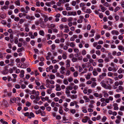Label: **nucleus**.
<instances>
[{"mask_svg":"<svg viewBox=\"0 0 124 124\" xmlns=\"http://www.w3.org/2000/svg\"><path fill=\"white\" fill-rule=\"evenodd\" d=\"M48 120V118L47 117H46L44 118H42V121L43 122L45 121H47Z\"/></svg>","mask_w":124,"mask_h":124,"instance_id":"obj_30","label":"nucleus"},{"mask_svg":"<svg viewBox=\"0 0 124 124\" xmlns=\"http://www.w3.org/2000/svg\"><path fill=\"white\" fill-rule=\"evenodd\" d=\"M86 10L87 11L86 12V13L90 14L92 12L91 10L90 9H87Z\"/></svg>","mask_w":124,"mask_h":124,"instance_id":"obj_40","label":"nucleus"},{"mask_svg":"<svg viewBox=\"0 0 124 124\" xmlns=\"http://www.w3.org/2000/svg\"><path fill=\"white\" fill-rule=\"evenodd\" d=\"M51 2H46L45 3V4L46 5L50 7L51 6Z\"/></svg>","mask_w":124,"mask_h":124,"instance_id":"obj_46","label":"nucleus"},{"mask_svg":"<svg viewBox=\"0 0 124 124\" xmlns=\"http://www.w3.org/2000/svg\"><path fill=\"white\" fill-rule=\"evenodd\" d=\"M97 85V84L96 82H93L92 83L91 87L92 88H94L95 87V86Z\"/></svg>","mask_w":124,"mask_h":124,"instance_id":"obj_15","label":"nucleus"},{"mask_svg":"<svg viewBox=\"0 0 124 124\" xmlns=\"http://www.w3.org/2000/svg\"><path fill=\"white\" fill-rule=\"evenodd\" d=\"M101 86L102 87H103L104 88L107 89H111V86L110 85H107L105 83L102 84V85H101Z\"/></svg>","mask_w":124,"mask_h":124,"instance_id":"obj_1","label":"nucleus"},{"mask_svg":"<svg viewBox=\"0 0 124 124\" xmlns=\"http://www.w3.org/2000/svg\"><path fill=\"white\" fill-rule=\"evenodd\" d=\"M63 93H64L62 91L60 92H57L56 93V95L58 96H59L62 94Z\"/></svg>","mask_w":124,"mask_h":124,"instance_id":"obj_16","label":"nucleus"},{"mask_svg":"<svg viewBox=\"0 0 124 124\" xmlns=\"http://www.w3.org/2000/svg\"><path fill=\"white\" fill-rule=\"evenodd\" d=\"M66 62L67 63L66 64V65H67V66L68 67H70V61L69 60H66Z\"/></svg>","mask_w":124,"mask_h":124,"instance_id":"obj_22","label":"nucleus"},{"mask_svg":"<svg viewBox=\"0 0 124 124\" xmlns=\"http://www.w3.org/2000/svg\"><path fill=\"white\" fill-rule=\"evenodd\" d=\"M9 7L7 6H4L3 7L1 8V9H7Z\"/></svg>","mask_w":124,"mask_h":124,"instance_id":"obj_37","label":"nucleus"},{"mask_svg":"<svg viewBox=\"0 0 124 124\" xmlns=\"http://www.w3.org/2000/svg\"><path fill=\"white\" fill-rule=\"evenodd\" d=\"M65 54H63L62 56V57L63 59H65L67 58V57L66 56V53L65 52Z\"/></svg>","mask_w":124,"mask_h":124,"instance_id":"obj_14","label":"nucleus"},{"mask_svg":"<svg viewBox=\"0 0 124 124\" xmlns=\"http://www.w3.org/2000/svg\"><path fill=\"white\" fill-rule=\"evenodd\" d=\"M56 119H57L59 120L61 118V117L60 115H57L56 116Z\"/></svg>","mask_w":124,"mask_h":124,"instance_id":"obj_50","label":"nucleus"},{"mask_svg":"<svg viewBox=\"0 0 124 124\" xmlns=\"http://www.w3.org/2000/svg\"><path fill=\"white\" fill-rule=\"evenodd\" d=\"M24 21V20L23 19H21L20 20L19 23L20 24H22Z\"/></svg>","mask_w":124,"mask_h":124,"instance_id":"obj_60","label":"nucleus"},{"mask_svg":"<svg viewBox=\"0 0 124 124\" xmlns=\"http://www.w3.org/2000/svg\"><path fill=\"white\" fill-rule=\"evenodd\" d=\"M71 15L73 16H75L77 15V13L76 11L71 12Z\"/></svg>","mask_w":124,"mask_h":124,"instance_id":"obj_27","label":"nucleus"},{"mask_svg":"<svg viewBox=\"0 0 124 124\" xmlns=\"http://www.w3.org/2000/svg\"><path fill=\"white\" fill-rule=\"evenodd\" d=\"M35 41L33 40H32L30 42V44L33 46H34V45Z\"/></svg>","mask_w":124,"mask_h":124,"instance_id":"obj_51","label":"nucleus"},{"mask_svg":"<svg viewBox=\"0 0 124 124\" xmlns=\"http://www.w3.org/2000/svg\"><path fill=\"white\" fill-rule=\"evenodd\" d=\"M120 9L118 7H117L114 9V12H116L118 10Z\"/></svg>","mask_w":124,"mask_h":124,"instance_id":"obj_36","label":"nucleus"},{"mask_svg":"<svg viewBox=\"0 0 124 124\" xmlns=\"http://www.w3.org/2000/svg\"><path fill=\"white\" fill-rule=\"evenodd\" d=\"M55 45L54 44H53L51 46V49L53 50H54L55 48Z\"/></svg>","mask_w":124,"mask_h":124,"instance_id":"obj_34","label":"nucleus"},{"mask_svg":"<svg viewBox=\"0 0 124 124\" xmlns=\"http://www.w3.org/2000/svg\"><path fill=\"white\" fill-rule=\"evenodd\" d=\"M41 110L40 109H39L38 110H36L35 113L37 114H38L40 113Z\"/></svg>","mask_w":124,"mask_h":124,"instance_id":"obj_33","label":"nucleus"},{"mask_svg":"<svg viewBox=\"0 0 124 124\" xmlns=\"http://www.w3.org/2000/svg\"><path fill=\"white\" fill-rule=\"evenodd\" d=\"M40 113L41 115L42 116H44L45 115V113L44 111H41V110Z\"/></svg>","mask_w":124,"mask_h":124,"instance_id":"obj_31","label":"nucleus"},{"mask_svg":"<svg viewBox=\"0 0 124 124\" xmlns=\"http://www.w3.org/2000/svg\"><path fill=\"white\" fill-rule=\"evenodd\" d=\"M66 88L69 90H72L73 89V87L71 86H68Z\"/></svg>","mask_w":124,"mask_h":124,"instance_id":"obj_29","label":"nucleus"},{"mask_svg":"<svg viewBox=\"0 0 124 124\" xmlns=\"http://www.w3.org/2000/svg\"><path fill=\"white\" fill-rule=\"evenodd\" d=\"M63 83L66 85L68 84V82L66 79H65L63 81Z\"/></svg>","mask_w":124,"mask_h":124,"instance_id":"obj_24","label":"nucleus"},{"mask_svg":"<svg viewBox=\"0 0 124 124\" xmlns=\"http://www.w3.org/2000/svg\"><path fill=\"white\" fill-rule=\"evenodd\" d=\"M65 93L67 94H69L70 93V91L69 90V89H67V88L66 89Z\"/></svg>","mask_w":124,"mask_h":124,"instance_id":"obj_49","label":"nucleus"},{"mask_svg":"<svg viewBox=\"0 0 124 124\" xmlns=\"http://www.w3.org/2000/svg\"><path fill=\"white\" fill-rule=\"evenodd\" d=\"M71 98L72 99H73V98L76 99L77 98V95H72L71 96Z\"/></svg>","mask_w":124,"mask_h":124,"instance_id":"obj_21","label":"nucleus"},{"mask_svg":"<svg viewBox=\"0 0 124 124\" xmlns=\"http://www.w3.org/2000/svg\"><path fill=\"white\" fill-rule=\"evenodd\" d=\"M106 119H107L106 117L105 116H104L103 117V118L102 119V121H103L104 122H105Z\"/></svg>","mask_w":124,"mask_h":124,"instance_id":"obj_52","label":"nucleus"},{"mask_svg":"<svg viewBox=\"0 0 124 124\" xmlns=\"http://www.w3.org/2000/svg\"><path fill=\"white\" fill-rule=\"evenodd\" d=\"M68 81L69 82H71L73 81V79L72 77H70L68 78Z\"/></svg>","mask_w":124,"mask_h":124,"instance_id":"obj_55","label":"nucleus"},{"mask_svg":"<svg viewBox=\"0 0 124 124\" xmlns=\"http://www.w3.org/2000/svg\"><path fill=\"white\" fill-rule=\"evenodd\" d=\"M70 111L71 113L73 114H74L76 112V111L75 109H72L70 110Z\"/></svg>","mask_w":124,"mask_h":124,"instance_id":"obj_44","label":"nucleus"},{"mask_svg":"<svg viewBox=\"0 0 124 124\" xmlns=\"http://www.w3.org/2000/svg\"><path fill=\"white\" fill-rule=\"evenodd\" d=\"M62 21L63 22H66L67 20V19L65 17H63L62 19Z\"/></svg>","mask_w":124,"mask_h":124,"instance_id":"obj_38","label":"nucleus"},{"mask_svg":"<svg viewBox=\"0 0 124 124\" xmlns=\"http://www.w3.org/2000/svg\"><path fill=\"white\" fill-rule=\"evenodd\" d=\"M26 106L29 107L31 105V103L28 101H27L26 103Z\"/></svg>","mask_w":124,"mask_h":124,"instance_id":"obj_20","label":"nucleus"},{"mask_svg":"<svg viewBox=\"0 0 124 124\" xmlns=\"http://www.w3.org/2000/svg\"><path fill=\"white\" fill-rule=\"evenodd\" d=\"M101 11L103 12L107 9V8H106L102 7L101 8Z\"/></svg>","mask_w":124,"mask_h":124,"instance_id":"obj_43","label":"nucleus"},{"mask_svg":"<svg viewBox=\"0 0 124 124\" xmlns=\"http://www.w3.org/2000/svg\"><path fill=\"white\" fill-rule=\"evenodd\" d=\"M50 78L51 79H54L55 78L54 75H52V74H51L50 75Z\"/></svg>","mask_w":124,"mask_h":124,"instance_id":"obj_28","label":"nucleus"},{"mask_svg":"<svg viewBox=\"0 0 124 124\" xmlns=\"http://www.w3.org/2000/svg\"><path fill=\"white\" fill-rule=\"evenodd\" d=\"M20 75L19 76L20 77H23L24 76V71L23 70H21L20 72Z\"/></svg>","mask_w":124,"mask_h":124,"instance_id":"obj_6","label":"nucleus"},{"mask_svg":"<svg viewBox=\"0 0 124 124\" xmlns=\"http://www.w3.org/2000/svg\"><path fill=\"white\" fill-rule=\"evenodd\" d=\"M10 100L12 102L14 103V102H15V103H17L16 102V99L15 97L11 98L10 99Z\"/></svg>","mask_w":124,"mask_h":124,"instance_id":"obj_8","label":"nucleus"},{"mask_svg":"<svg viewBox=\"0 0 124 124\" xmlns=\"http://www.w3.org/2000/svg\"><path fill=\"white\" fill-rule=\"evenodd\" d=\"M20 20V18L18 17H15L14 19V20L15 21H18Z\"/></svg>","mask_w":124,"mask_h":124,"instance_id":"obj_56","label":"nucleus"},{"mask_svg":"<svg viewBox=\"0 0 124 124\" xmlns=\"http://www.w3.org/2000/svg\"><path fill=\"white\" fill-rule=\"evenodd\" d=\"M39 34L42 36H43L45 35V33L44 31L43 30H40L39 32Z\"/></svg>","mask_w":124,"mask_h":124,"instance_id":"obj_7","label":"nucleus"},{"mask_svg":"<svg viewBox=\"0 0 124 124\" xmlns=\"http://www.w3.org/2000/svg\"><path fill=\"white\" fill-rule=\"evenodd\" d=\"M15 87L17 89H19L21 87V86L20 85L18 84L16 85Z\"/></svg>","mask_w":124,"mask_h":124,"instance_id":"obj_39","label":"nucleus"},{"mask_svg":"<svg viewBox=\"0 0 124 124\" xmlns=\"http://www.w3.org/2000/svg\"><path fill=\"white\" fill-rule=\"evenodd\" d=\"M8 72V70L6 69L5 70H4L3 71V73L4 74H6Z\"/></svg>","mask_w":124,"mask_h":124,"instance_id":"obj_45","label":"nucleus"},{"mask_svg":"<svg viewBox=\"0 0 124 124\" xmlns=\"http://www.w3.org/2000/svg\"><path fill=\"white\" fill-rule=\"evenodd\" d=\"M108 81H109L110 85L113 84V81L112 79L110 78H108Z\"/></svg>","mask_w":124,"mask_h":124,"instance_id":"obj_17","label":"nucleus"},{"mask_svg":"<svg viewBox=\"0 0 124 124\" xmlns=\"http://www.w3.org/2000/svg\"><path fill=\"white\" fill-rule=\"evenodd\" d=\"M70 45V46L72 47H73L75 46V44L73 42H71Z\"/></svg>","mask_w":124,"mask_h":124,"instance_id":"obj_54","label":"nucleus"},{"mask_svg":"<svg viewBox=\"0 0 124 124\" xmlns=\"http://www.w3.org/2000/svg\"><path fill=\"white\" fill-rule=\"evenodd\" d=\"M78 60V59L76 57H73L72 58V61L73 62H76Z\"/></svg>","mask_w":124,"mask_h":124,"instance_id":"obj_18","label":"nucleus"},{"mask_svg":"<svg viewBox=\"0 0 124 124\" xmlns=\"http://www.w3.org/2000/svg\"><path fill=\"white\" fill-rule=\"evenodd\" d=\"M96 54L98 55H100L101 54V52L100 50L96 51Z\"/></svg>","mask_w":124,"mask_h":124,"instance_id":"obj_58","label":"nucleus"},{"mask_svg":"<svg viewBox=\"0 0 124 124\" xmlns=\"http://www.w3.org/2000/svg\"><path fill=\"white\" fill-rule=\"evenodd\" d=\"M16 99V103H17L19 102L20 101L21 99L20 98L17 97Z\"/></svg>","mask_w":124,"mask_h":124,"instance_id":"obj_32","label":"nucleus"},{"mask_svg":"<svg viewBox=\"0 0 124 124\" xmlns=\"http://www.w3.org/2000/svg\"><path fill=\"white\" fill-rule=\"evenodd\" d=\"M18 38L17 37H15L14 39L15 42L14 43L16 44H17L18 42Z\"/></svg>","mask_w":124,"mask_h":124,"instance_id":"obj_26","label":"nucleus"},{"mask_svg":"<svg viewBox=\"0 0 124 124\" xmlns=\"http://www.w3.org/2000/svg\"><path fill=\"white\" fill-rule=\"evenodd\" d=\"M3 106L8 107V104L7 102L3 100L2 103Z\"/></svg>","mask_w":124,"mask_h":124,"instance_id":"obj_2","label":"nucleus"},{"mask_svg":"<svg viewBox=\"0 0 124 124\" xmlns=\"http://www.w3.org/2000/svg\"><path fill=\"white\" fill-rule=\"evenodd\" d=\"M20 60L19 58H17L15 60V61L17 63L19 62H20Z\"/></svg>","mask_w":124,"mask_h":124,"instance_id":"obj_63","label":"nucleus"},{"mask_svg":"<svg viewBox=\"0 0 124 124\" xmlns=\"http://www.w3.org/2000/svg\"><path fill=\"white\" fill-rule=\"evenodd\" d=\"M25 91L26 93H28L29 94H31V91L29 89H26L25 90Z\"/></svg>","mask_w":124,"mask_h":124,"instance_id":"obj_41","label":"nucleus"},{"mask_svg":"<svg viewBox=\"0 0 124 124\" xmlns=\"http://www.w3.org/2000/svg\"><path fill=\"white\" fill-rule=\"evenodd\" d=\"M7 78L8 79V82H9L12 80V79L9 76H8Z\"/></svg>","mask_w":124,"mask_h":124,"instance_id":"obj_35","label":"nucleus"},{"mask_svg":"<svg viewBox=\"0 0 124 124\" xmlns=\"http://www.w3.org/2000/svg\"><path fill=\"white\" fill-rule=\"evenodd\" d=\"M115 19L116 21H117L119 20V16H115Z\"/></svg>","mask_w":124,"mask_h":124,"instance_id":"obj_57","label":"nucleus"},{"mask_svg":"<svg viewBox=\"0 0 124 124\" xmlns=\"http://www.w3.org/2000/svg\"><path fill=\"white\" fill-rule=\"evenodd\" d=\"M83 98L85 99V100L86 101H85V102H88L90 101V100L88 98H87L86 96H83Z\"/></svg>","mask_w":124,"mask_h":124,"instance_id":"obj_13","label":"nucleus"},{"mask_svg":"<svg viewBox=\"0 0 124 124\" xmlns=\"http://www.w3.org/2000/svg\"><path fill=\"white\" fill-rule=\"evenodd\" d=\"M20 11L22 12H23L25 13H28L27 11H25V8H21L20 9Z\"/></svg>","mask_w":124,"mask_h":124,"instance_id":"obj_9","label":"nucleus"},{"mask_svg":"<svg viewBox=\"0 0 124 124\" xmlns=\"http://www.w3.org/2000/svg\"><path fill=\"white\" fill-rule=\"evenodd\" d=\"M73 75L74 77H77L78 76V73L77 71L74 72L73 73Z\"/></svg>","mask_w":124,"mask_h":124,"instance_id":"obj_47","label":"nucleus"},{"mask_svg":"<svg viewBox=\"0 0 124 124\" xmlns=\"http://www.w3.org/2000/svg\"><path fill=\"white\" fill-rule=\"evenodd\" d=\"M14 3L16 5H17L20 6V1L19 0H17L16 1L14 2Z\"/></svg>","mask_w":124,"mask_h":124,"instance_id":"obj_11","label":"nucleus"},{"mask_svg":"<svg viewBox=\"0 0 124 124\" xmlns=\"http://www.w3.org/2000/svg\"><path fill=\"white\" fill-rule=\"evenodd\" d=\"M86 52L85 49H83L82 51V54L83 55L86 54Z\"/></svg>","mask_w":124,"mask_h":124,"instance_id":"obj_19","label":"nucleus"},{"mask_svg":"<svg viewBox=\"0 0 124 124\" xmlns=\"http://www.w3.org/2000/svg\"><path fill=\"white\" fill-rule=\"evenodd\" d=\"M99 16L101 18H102L103 17V14L102 13H99Z\"/></svg>","mask_w":124,"mask_h":124,"instance_id":"obj_59","label":"nucleus"},{"mask_svg":"<svg viewBox=\"0 0 124 124\" xmlns=\"http://www.w3.org/2000/svg\"><path fill=\"white\" fill-rule=\"evenodd\" d=\"M56 91H60L61 90L60 85L58 84H56Z\"/></svg>","mask_w":124,"mask_h":124,"instance_id":"obj_4","label":"nucleus"},{"mask_svg":"<svg viewBox=\"0 0 124 124\" xmlns=\"http://www.w3.org/2000/svg\"><path fill=\"white\" fill-rule=\"evenodd\" d=\"M108 54L109 56L110 57V58L112 59L113 58V57L112 56V55L111 54V53H109Z\"/></svg>","mask_w":124,"mask_h":124,"instance_id":"obj_53","label":"nucleus"},{"mask_svg":"<svg viewBox=\"0 0 124 124\" xmlns=\"http://www.w3.org/2000/svg\"><path fill=\"white\" fill-rule=\"evenodd\" d=\"M101 45H98L96 47V49H100L101 47Z\"/></svg>","mask_w":124,"mask_h":124,"instance_id":"obj_64","label":"nucleus"},{"mask_svg":"<svg viewBox=\"0 0 124 124\" xmlns=\"http://www.w3.org/2000/svg\"><path fill=\"white\" fill-rule=\"evenodd\" d=\"M93 75L95 76H96L98 75L97 72L95 71H93Z\"/></svg>","mask_w":124,"mask_h":124,"instance_id":"obj_61","label":"nucleus"},{"mask_svg":"<svg viewBox=\"0 0 124 124\" xmlns=\"http://www.w3.org/2000/svg\"><path fill=\"white\" fill-rule=\"evenodd\" d=\"M85 107H83V109L82 110V111L84 113H86L87 112V111L86 109H85Z\"/></svg>","mask_w":124,"mask_h":124,"instance_id":"obj_42","label":"nucleus"},{"mask_svg":"<svg viewBox=\"0 0 124 124\" xmlns=\"http://www.w3.org/2000/svg\"><path fill=\"white\" fill-rule=\"evenodd\" d=\"M120 95L119 94H117L115 95V98L117 99L119 98L120 97Z\"/></svg>","mask_w":124,"mask_h":124,"instance_id":"obj_25","label":"nucleus"},{"mask_svg":"<svg viewBox=\"0 0 124 124\" xmlns=\"http://www.w3.org/2000/svg\"><path fill=\"white\" fill-rule=\"evenodd\" d=\"M118 39L120 40H122L123 39V37L121 35H119L118 36Z\"/></svg>","mask_w":124,"mask_h":124,"instance_id":"obj_62","label":"nucleus"},{"mask_svg":"<svg viewBox=\"0 0 124 124\" xmlns=\"http://www.w3.org/2000/svg\"><path fill=\"white\" fill-rule=\"evenodd\" d=\"M0 122L2 123V124H8V123L5 121H4L3 119H1L0 120Z\"/></svg>","mask_w":124,"mask_h":124,"instance_id":"obj_12","label":"nucleus"},{"mask_svg":"<svg viewBox=\"0 0 124 124\" xmlns=\"http://www.w3.org/2000/svg\"><path fill=\"white\" fill-rule=\"evenodd\" d=\"M22 49H23V47H22L21 48H18L17 50V52L19 53L22 52Z\"/></svg>","mask_w":124,"mask_h":124,"instance_id":"obj_23","label":"nucleus"},{"mask_svg":"<svg viewBox=\"0 0 124 124\" xmlns=\"http://www.w3.org/2000/svg\"><path fill=\"white\" fill-rule=\"evenodd\" d=\"M106 74L105 73H103L101 75H100L99 77L101 79H102L104 77L106 76Z\"/></svg>","mask_w":124,"mask_h":124,"instance_id":"obj_5","label":"nucleus"},{"mask_svg":"<svg viewBox=\"0 0 124 124\" xmlns=\"http://www.w3.org/2000/svg\"><path fill=\"white\" fill-rule=\"evenodd\" d=\"M118 49L120 51H122L123 50V47L122 46L119 45L118 46Z\"/></svg>","mask_w":124,"mask_h":124,"instance_id":"obj_10","label":"nucleus"},{"mask_svg":"<svg viewBox=\"0 0 124 124\" xmlns=\"http://www.w3.org/2000/svg\"><path fill=\"white\" fill-rule=\"evenodd\" d=\"M76 4V2L74 1H72L71 3L72 5L73 6H75Z\"/></svg>","mask_w":124,"mask_h":124,"instance_id":"obj_48","label":"nucleus"},{"mask_svg":"<svg viewBox=\"0 0 124 124\" xmlns=\"http://www.w3.org/2000/svg\"><path fill=\"white\" fill-rule=\"evenodd\" d=\"M85 119H83L82 120V121L83 123H86L88 119H90V118L87 116H85L84 117Z\"/></svg>","mask_w":124,"mask_h":124,"instance_id":"obj_3","label":"nucleus"}]
</instances>
